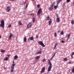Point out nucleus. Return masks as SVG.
Listing matches in <instances>:
<instances>
[{
    "mask_svg": "<svg viewBox=\"0 0 74 74\" xmlns=\"http://www.w3.org/2000/svg\"><path fill=\"white\" fill-rule=\"evenodd\" d=\"M56 16L57 18V19H59V17H58V15L57 14Z\"/></svg>",
    "mask_w": 74,
    "mask_h": 74,
    "instance_id": "34",
    "label": "nucleus"
},
{
    "mask_svg": "<svg viewBox=\"0 0 74 74\" xmlns=\"http://www.w3.org/2000/svg\"><path fill=\"white\" fill-rule=\"evenodd\" d=\"M30 40L32 41L33 40H34V38H33V37H31L30 38Z\"/></svg>",
    "mask_w": 74,
    "mask_h": 74,
    "instance_id": "14",
    "label": "nucleus"
},
{
    "mask_svg": "<svg viewBox=\"0 0 74 74\" xmlns=\"http://www.w3.org/2000/svg\"><path fill=\"white\" fill-rule=\"evenodd\" d=\"M33 22H35V19H33Z\"/></svg>",
    "mask_w": 74,
    "mask_h": 74,
    "instance_id": "38",
    "label": "nucleus"
},
{
    "mask_svg": "<svg viewBox=\"0 0 74 74\" xmlns=\"http://www.w3.org/2000/svg\"><path fill=\"white\" fill-rule=\"evenodd\" d=\"M49 64L50 66H49L48 68V71H50L51 70V69H52V64H51V63L50 62V63H49Z\"/></svg>",
    "mask_w": 74,
    "mask_h": 74,
    "instance_id": "3",
    "label": "nucleus"
},
{
    "mask_svg": "<svg viewBox=\"0 0 74 74\" xmlns=\"http://www.w3.org/2000/svg\"><path fill=\"white\" fill-rule=\"evenodd\" d=\"M59 0L60 1H62V0Z\"/></svg>",
    "mask_w": 74,
    "mask_h": 74,
    "instance_id": "57",
    "label": "nucleus"
},
{
    "mask_svg": "<svg viewBox=\"0 0 74 74\" xmlns=\"http://www.w3.org/2000/svg\"><path fill=\"white\" fill-rule=\"evenodd\" d=\"M63 7H66V5H65V3H63Z\"/></svg>",
    "mask_w": 74,
    "mask_h": 74,
    "instance_id": "24",
    "label": "nucleus"
},
{
    "mask_svg": "<svg viewBox=\"0 0 74 74\" xmlns=\"http://www.w3.org/2000/svg\"><path fill=\"white\" fill-rule=\"evenodd\" d=\"M61 42H62V43H64V41L63 40H62Z\"/></svg>",
    "mask_w": 74,
    "mask_h": 74,
    "instance_id": "36",
    "label": "nucleus"
},
{
    "mask_svg": "<svg viewBox=\"0 0 74 74\" xmlns=\"http://www.w3.org/2000/svg\"><path fill=\"white\" fill-rule=\"evenodd\" d=\"M18 56L17 55H15L14 57V59H18Z\"/></svg>",
    "mask_w": 74,
    "mask_h": 74,
    "instance_id": "12",
    "label": "nucleus"
},
{
    "mask_svg": "<svg viewBox=\"0 0 74 74\" xmlns=\"http://www.w3.org/2000/svg\"><path fill=\"white\" fill-rule=\"evenodd\" d=\"M72 55H74V52H73V53H72Z\"/></svg>",
    "mask_w": 74,
    "mask_h": 74,
    "instance_id": "44",
    "label": "nucleus"
},
{
    "mask_svg": "<svg viewBox=\"0 0 74 74\" xmlns=\"http://www.w3.org/2000/svg\"><path fill=\"white\" fill-rule=\"evenodd\" d=\"M47 19H49V16H48L47 18Z\"/></svg>",
    "mask_w": 74,
    "mask_h": 74,
    "instance_id": "42",
    "label": "nucleus"
},
{
    "mask_svg": "<svg viewBox=\"0 0 74 74\" xmlns=\"http://www.w3.org/2000/svg\"><path fill=\"white\" fill-rule=\"evenodd\" d=\"M8 27H11V25H9L8 26Z\"/></svg>",
    "mask_w": 74,
    "mask_h": 74,
    "instance_id": "28",
    "label": "nucleus"
},
{
    "mask_svg": "<svg viewBox=\"0 0 74 74\" xmlns=\"http://www.w3.org/2000/svg\"><path fill=\"white\" fill-rule=\"evenodd\" d=\"M56 54V53H55L53 55V57H54V56H55Z\"/></svg>",
    "mask_w": 74,
    "mask_h": 74,
    "instance_id": "37",
    "label": "nucleus"
},
{
    "mask_svg": "<svg viewBox=\"0 0 74 74\" xmlns=\"http://www.w3.org/2000/svg\"><path fill=\"white\" fill-rule=\"evenodd\" d=\"M42 53L41 51H40L37 53V54H41Z\"/></svg>",
    "mask_w": 74,
    "mask_h": 74,
    "instance_id": "16",
    "label": "nucleus"
},
{
    "mask_svg": "<svg viewBox=\"0 0 74 74\" xmlns=\"http://www.w3.org/2000/svg\"><path fill=\"white\" fill-rule=\"evenodd\" d=\"M0 27H2L3 29H4V21L3 20L1 21V23L0 25Z\"/></svg>",
    "mask_w": 74,
    "mask_h": 74,
    "instance_id": "2",
    "label": "nucleus"
},
{
    "mask_svg": "<svg viewBox=\"0 0 74 74\" xmlns=\"http://www.w3.org/2000/svg\"><path fill=\"white\" fill-rule=\"evenodd\" d=\"M12 33H11L10 34V36L9 37V38H11V37H12Z\"/></svg>",
    "mask_w": 74,
    "mask_h": 74,
    "instance_id": "17",
    "label": "nucleus"
},
{
    "mask_svg": "<svg viewBox=\"0 0 74 74\" xmlns=\"http://www.w3.org/2000/svg\"><path fill=\"white\" fill-rule=\"evenodd\" d=\"M70 1V0H66V2L67 3H69Z\"/></svg>",
    "mask_w": 74,
    "mask_h": 74,
    "instance_id": "29",
    "label": "nucleus"
},
{
    "mask_svg": "<svg viewBox=\"0 0 74 74\" xmlns=\"http://www.w3.org/2000/svg\"><path fill=\"white\" fill-rule=\"evenodd\" d=\"M26 1H25L24 2L25 4H26Z\"/></svg>",
    "mask_w": 74,
    "mask_h": 74,
    "instance_id": "49",
    "label": "nucleus"
},
{
    "mask_svg": "<svg viewBox=\"0 0 74 74\" xmlns=\"http://www.w3.org/2000/svg\"><path fill=\"white\" fill-rule=\"evenodd\" d=\"M31 26H32V23H29L27 25V28H29V27H30Z\"/></svg>",
    "mask_w": 74,
    "mask_h": 74,
    "instance_id": "8",
    "label": "nucleus"
},
{
    "mask_svg": "<svg viewBox=\"0 0 74 74\" xmlns=\"http://www.w3.org/2000/svg\"><path fill=\"white\" fill-rule=\"evenodd\" d=\"M57 36V34H56V33H55V34H54V36L55 37H56V36Z\"/></svg>",
    "mask_w": 74,
    "mask_h": 74,
    "instance_id": "30",
    "label": "nucleus"
},
{
    "mask_svg": "<svg viewBox=\"0 0 74 74\" xmlns=\"http://www.w3.org/2000/svg\"><path fill=\"white\" fill-rule=\"evenodd\" d=\"M23 41L24 42H26V38L25 37H24Z\"/></svg>",
    "mask_w": 74,
    "mask_h": 74,
    "instance_id": "13",
    "label": "nucleus"
},
{
    "mask_svg": "<svg viewBox=\"0 0 74 74\" xmlns=\"http://www.w3.org/2000/svg\"><path fill=\"white\" fill-rule=\"evenodd\" d=\"M38 36L37 35V36H36V38H38Z\"/></svg>",
    "mask_w": 74,
    "mask_h": 74,
    "instance_id": "47",
    "label": "nucleus"
},
{
    "mask_svg": "<svg viewBox=\"0 0 74 74\" xmlns=\"http://www.w3.org/2000/svg\"><path fill=\"white\" fill-rule=\"evenodd\" d=\"M73 5H74V3H73Z\"/></svg>",
    "mask_w": 74,
    "mask_h": 74,
    "instance_id": "62",
    "label": "nucleus"
},
{
    "mask_svg": "<svg viewBox=\"0 0 74 74\" xmlns=\"http://www.w3.org/2000/svg\"><path fill=\"white\" fill-rule=\"evenodd\" d=\"M45 69V67H43L42 69V70H41V71H40V73H43V72H44Z\"/></svg>",
    "mask_w": 74,
    "mask_h": 74,
    "instance_id": "7",
    "label": "nucleus"
},
{
    "mask_svg": "<svg viewBox=\"0 0 74 74\" xmlns=\"http://www.w3.org/2000/svg\"><path fill=\"white\" fill-rule=\"evenodd\" d=\"M32 0V1H34V0Z\"/></svg>",
    "mask_w": 74,
    "mask_h": 74,
    "instance_id": "55",
    "label": "nucleus"
},
{
    "mask_svg": "<svg viewBox=\"0 0 74 74\" xmlns=\"http://www.w3.org/2000/svg\"><path fill=\"white\" fill-rule=\"evenodd\" d=\"M8 56H10V55H8Z\"/></svg>",
    "mask_w": 74,
    "mask_h": 74,
    "instance_id": "54",
    "label": "nucleus"
},
{
    "mask_svg": "<svg viewBox=\"0 0 74 74\" xmlns=\"http://www.w3.org/2000/svg\"><path fill=\"white\" fill-rule=\"evenodd\" d=\"M60 0H58V1H57V4H59V3H60Z\"/></svg>",
    "mask_w": 74,
    "mask_h": 74,
    "instance_id": "23",
    "label": "nucleus"
},
{
    "mask_svg": "<svg viewBox=\"0 0 74 74\" xmlns=\"http://www.w3.org/2000/svg\"><path fill=\"white\" fill-rule=\"evenodd\" d=\"M19 22L20 25H22V23H21V22L20 21H19Z\"/></svg>",
    "mask_w": 74,
    "mask_h": 74,
    "instance_id": "27",
    "label": "nucleus"
},
{
    "mask_svg": "<svg viewBox=\"0 0 74 74\" xmlns=\"http://www.w3.org/2000/svg\"><path fill=\"white\" fill-rule=\"evenodd\" d=\"M60 34H62V35H63L64 33H63V31H62L61 33H60Z\"/></svg>",
    "mask_w": 74,
    "mask_h": 74,
    "instance_id": "26",
    "label": "nucleus"
},
{
    "mask_svg": "<svg viewBox=\"0 0 74 74\" xmlns=\"http://www.w3.org/2000/svg\"><path fill=\"white\" fill-rule=\"evenodd\" d=\"M26 8H27V5H26Z\"/></svg>",
    "mask_w": 74,
    "mask_h": 74,
    "instance_id": "46",
    "label": "nucleus"
},
{
    "mask_svg": "<svg viewBox=\"0 0 74 74\" xmlns=\"http://www.w3.org/2000/svg\"><path fill=\"white\" fill-rule=\"evenodd\" d=\"M67 36L68 37L67 38V40H69V38L70 37V34H69L68 35H66L65 36V37L67 38Z\"/></svg>",
    "mask_w": 74,
    "mask_h": 74,
    "instance_id": "9",
    "label": "nucleus"
},
{
    "mask_svg": "<svg viewBox=\"0 0 74 74\" xmlns=\"http://www.w3.org/2000/svg\"><path fill=\"white\" fill-rule=\"evenodd\" d=\"M58 45V43H56V44H55V46H56V45Z\"/></svg>",
    "mask_w": 74,
    "mask_h": 74,
    "instance_id": "45",
    "label": "nucleus"
},
{
    "mask_svg": "<svg viewBox=\"0 0 74 74\" xmlns=\"http://www.w3.org/2000/svg\"><path fill=\"white\" fill-rule=\"evenodd\" d=\"M56 46H55L54 47V49H55L56 48Z\"/></svg>",
    "mask_w": 74,
    "mask_h": 74,
    "instance_id": "39",
    "label": "nucleus"
},
{
    "mask_svg": "<svg viewBox=\"0 0 74 74\" xmlns=\"http://www.w3.org/2000/svg\"><path fill=\"white\" fill-rule=\"evenodd\" d=\"M6 8L7 9H6L5 10L7 12H10V6H8V7H7Z\"/></svg>",
    "mask_w": 74,
    "mask_h": 74,
    "instance_id": "6",
    "label": "nucleus"
},
{
    "mask_svg": "<svg viewBox=\"0 0 74 74\" xmlns=\"http://www.w3.org/2000/svg\"><path fill=\"white\" fill-rule=\"evenodd\" d=\"M71 57L72 58H73V55L71 54Z\"/></svg>",
    "mask_w": 74,
    "mask_h": 74,
    "instance_id": "43",
    "label": "nucleus"
},
{
    "mask_svg": "<svg viewBox=\"0 0 74 74\" xmlns=\"http://www.w3.org/2000/svg\"><path fill=\"white\" fill-rule=\"evenodd\" d=\"M1 52H5V50H3V51H1Z\"/></svg>",
    "mask_w": 74,
    "mask_h": 74,
    "instance_id": "41",
    "label": "nucleus"
},
{
    "mask_svg": "<svg viewBox=\"0 0 74 74\" xmlns=\"http://www.w3.org/2000/svg\"><path fill=\"white\" fill-rule=\"evenodd\" d=\"M72 74V72H71L70 73V74Z\"/></svg>",
    "mask_w": 74,
    "mask_h": 74,
    "instance_id": "52",
    "label": "nucleus"
},
{
    "mask_svg": "<svg viewBox=\"0 0 74 74\" xmlns=\"http://www.w3.org/2000/svg\"><path fill=\"white\" fill-rule=\"evenodd\" d=\"M71 23H72V24H74V20H73L71 22Z\"/></svg>",
    "mask_w": 74,
    "mask_h": 74,
    "instance_id": "22",
    "label": "nucleus"
},
{
    "mask_svg": "<svg viewBox=\"0 0 74 74\" xmlns=\"http://www.w3.org/2000/svg\"><path fill=\"white\" fill-rule=\"evenodd\" d=\"M1 38V36H0V39Z\"/></svg>",
    "mask_w": 74,
    "mask_h": 74,
    "instance_id": "50",
    "label": "nucleus"
},
{
    "mask_svg": "<svg viewBox=\"0 0 74 74\" xmlns=\"http://www.w3.org/2000/svg\"><path fill=\"white\" fill-rule=\"evenodd\" d=\"M30 38H29L28 39V41H29V40H30Z\"/></svg>",
    "mask_w": 74,
    "mask_h": 74,
    "instance_id": "51",
    "label": "nucleus"
},
{
    "mask_svg": "<svg viewBox=\"0 0 74 74\" xmlns=\"http://www.w3.org/2000/svg\"><path fill=\"white\" fill-rule=\"evenodd\" d=\"M42 10V9H41V8H40L39 9L37 13L38 15H39L40 14V13H41V12H42V11H41Z\"/></svg>",
    "mask_w": 74,
    "mask_h": 74,
    "instance_id": "5",
    "label": "nucleus"
},
{
    "mask_svg": "<svg viewBox=\"0 0 74 74\" xmlns=\"http://www.w3.org/2000/svg\"><path fill=\"white\" fill-rule=\"evenodd\" d=\"M49 19H47V20H49Z\"/></svg>",
    "mask_w": 74,
    "mask_h": 74,
    "instance_id": "59",
    "label": "nucleus"
},
{
    "mask_svg": "<svg viewBox=\"0 0 74 74\" xmlns=\"http://www.w3.org/2000/svg\"><path fill=\"white\" fill-rule=\"evenodd\" d=\"M48 63H51V62L50 61V60H48Z\"/></svg>",
    "mask_w": 74,
    "mask_h": 74,
    "instance_id": "32",
    "label": "nucleus"
},
{
    "mask_svg": "<svg viewBox=\"0 0 74 74\" xmlns=\"http://www.w3.org/2000/svg\"><path fill=\"white\" fill-rule=\"evenodd\" d=\"M53 6H52V5H51L50 8H49V10H50V11H51V10H53Z\"/></svg>",
    "mask_w": 74,
    "mask_h": 74,
    "instance_id": "10",
    "label": "nucleus"
},
{
    "mask_svg": "<svg viewBox=\"0 0 74 74\" xmlns=\"http://www.w3.org/2000/svg\"><path fill=\"white\" fill-rule=\"evenodd\" d=\"M52 23V19H50V21H49V25H51V24Z\"/></svg>",
    "mask_w": 74,
    "mask_h": 74,
    "instance_id": "11",
    "label": "nucleus"
},
{
    "mask_svg": "<svg viewBox=\"0 0 74 74\" xmlns=\"http://www.w3.org/2000/svg\"><path fill=\"white\" fill-rule=\"evenodd\" d=\"M11 0V1H15V0Z\"/></svg>",
    "mask_w": 74,
    "mask_h": 74,
    "instance_id": "48",
    "label": "nucleus"
},
{
    "mask_svg": "<svg viewBox=\"0 0 74 74\" xmlns=\"http://www.w3.org/2000/svg\"><path fill=\"white\" fill-rule=\"evenodd\" d=\"M30 15H31V16H34V13H32L31 14H30Z\"/></svg>",
    "mask_w": 74,
    "mask_h": 74,
    "instance_id": "21",
    "label": "nucleus"
},
{
    "mask_svg": "<svg viewBox=\"0 0 74 74\" xmlns=\"http://www.w3.org/2000/svg\"><path fill=\"white\" fill-rule=\"evenodd\" d=\"M8 59V57H6L4 59V60H7Z\"/></svg>",
    "mask_w": 74,
    "mask_h": 74,
    "instance_id": "18",
    "label": "nucleus"
},
{
    "mask_svg": "<svg viewBox=\"0 0 74 74\" xmlns=\"http://www.w3.org/2000/svg\"><path fill=\"white\" fill-rule=\"evenodd\" d=\"M72 71H73V73H74V68L72 70Z\"/></svg>",
    "mask_w": 74,
    "mask_h": 74,
    "instance_id": "40",
    "label": "nucleus"
},
{
    "mask_svg": "<svg viewBox=\"0 0 74 74\" xmlns=\"http://www.w3.org/2000/svg\"><path fill=\"white\" fill-rule=\"evenodd\" d=\"M40 58V56H37L36 57V59H39Z\"/></svg>",
    "mask_w": 74,
    "mask_h": 74,
    "instance_id": "19",
    "label": "nucleus"
},
{
    "mask_svg": "<svg viewBox=\"0 0 74 74\" xmlns=\"http://www.w3.org/2000/svg\"><path fill=\"white\" fill-rule=\"evenodd\" d=\"M58 5H57L56 6H54V8L55 9H56V8H58Z\"/></svg>",
    "mask_w": 74,
    "mask_h": 74,
    "instance_id": "15",
    "label": "nucleus"
},
{
    "mask_svg": "<svg viewBox=\"0 0 74 74\" xmlns=\"http://www.w3.org/2000/svg\"><path fill=\"white\" fill-rule=\"evenodd\" d=\"M58 74H61L60 73H58Z\"/></svg>",
    "mask_w": 74,
    "mask_h": 74,
    "instance_id": "61",
    "label": "nucleus"
},
{
    "mask_svg": "<svg viewBox=\"0 0 74 74\" xmlns=\"http://www.w3.org/2000/svg\"><path fill=\"white\" fill-rule=\"evenodd\" d=\"M13 63L12 64V66L11 67V72H14V66H15V63L14 61L13 62Z\"/></svg>",
    "mask_w": 74,
    "mask_h": 74,
    "instance_id": "1",
    "label": "nucleus"
},
{
    "mask_svg": "<svg viewBox=\"0 0 74 74\" xmlns=\"http://www.w3.org/2000/svg\"><path fill=\"white\" fill-rule=\"evenodd\" d=\"M52 59V58L50 59V60H51Z\"/></svg>",
    "mask_w": 74,
    "mask_h": 74,
    "instance_id": "63",
    "label": "nucleus"
},
{
    "mask_svg": "<svg viewBox=\"0 0 74 74\" xmlns=\"http://www.w3.org/2000/svg\"><path fill=\"white\" fill-rule=\"evenodd\" d=\"M33 19H35V18H33Z\"/></svg>",
    "mask_w": 74,
    "mask_h": 74,
    "instance_id": "60",
    "label": "nucleus"
},
{
    "mask_svg": "<svg viewBox=\"0 0 74 74\" xmlns=\"http://www.w3.org/2000/svg\"><path fill=\"white\" fill-rule=\"evenodd\" d=\"M53 57H52V58H51V59H53Z\"/></svg>",
    "mask_w": 74,
    "mask_h": 74,
    "instance_id": "58",
    "label": "nucleus"
},
{
    "mask_svg": "<svg viewBox=\"0 0 74 74\" xmlns=\"http://www.w3.org/2000/svg\"><path fill=\"white\" fill-rule=\"evenodd\" d=\"M38 43L39 44V45H42L43 47H45V45L43 43V42L42 41H39L38 42Z\"/></svg>",
    "mask_w": 74,
    "mask_h": 74,
    "instance_id": "4",
    "label": "nucleus"
},
{
    "mask_svg": "<svg viewBox=\"0 0 74 74\" xmlns=\"http://www.w3.org/2000/svg\"><path fill=\"white\" fill-rule=\"evenodd\" d=\"M64 60L65 61H66L67 60V58H64Z\"/></svg>",
    "mask_w": 74,
    "mask_h": 74,
    "instance_id": "33",
    "label": "nucleus"
},
{
    "mask_svg": "<svg viewBox=\"0 0 74 74\" xmlns=\"http://www.w3.org/2000/svg\"><path fill=\"white\" fill-rule=\"evenodd\" d=\"M56 21H57V22H59L60 21V19H57Z\"/></svg>",
    "mask_w": 74,
    "mask_h": 74,
    "instance_id": "20",
    "label": "nucleus"
},
{
    "mask_svg": "<svg viewBox=\"0 0 74 74\" xmlns=\"http://www.w3.org/2000/svg\"><path fill=\"white\" fill-rule=\"evenodd\" d=\"M58 33H59V32H60L58 31Z\"/></svg>",
    "mask_w": 74,
    "mask_h": 74,
    "instance_id": "56",
    "label": "nucleus"
},
{
    "mask_svg": "<svg viewBox=\"0 0 74 74\" xmlns=\"http://www.w3.org/2000/svg\"><path fill=\"white\" fill-rule=\"evenodd\" d=\"M37 6L38 8H40V5L38 4L37 5Z\"/></svg>",
    "mask_w": 74,
    "mask_h": 74,
    "instance_id": "25",
    "label": "nucleus"
},
{
    "mask_svg": "<svg viewBox=\"0 0 74 74\" xmlns=\"http://www.w3.org/2000/svg\"><path fill=\"white\" fill-rule=\"evenodd\" d=\"M54 4H55V2H53V4H52L51 5L53 6V5H54Z\"/></svg>",
    "mask_w": 74,
    "mask_h": 74,
    "instance_id": "35",
    "label": "nucleus"
},
{
    "mask_svg": "<svg viewBox=\"0 0 74 74\" xmlns=\"http://www.w3.org/2000/svg\"><path fill=\"white\" fill-rule=\"evenodd\" d=\"M71 64V62H69V64Z\"/></svg>",
    "mask_w": 74,
    "mask_h": 74,
    "instance_id": "53",
    "label": "nucleus"
},
{
    "mask_svg": "<svg viewBox=\"0 0 74 74\" xmlns=\"http://www.w3.org/2000/svg\"><path fill=\"white\" fill-rule=\"evenodd\" d=\"M42 61L43 62H45V61H46V60H45V59H43L42 60Z\"/></svg>",
    "mask_w": 74,
    "mask_h": 74,
    "instance_id": "31",
    "label": "nucleus"
}]
</instances>
